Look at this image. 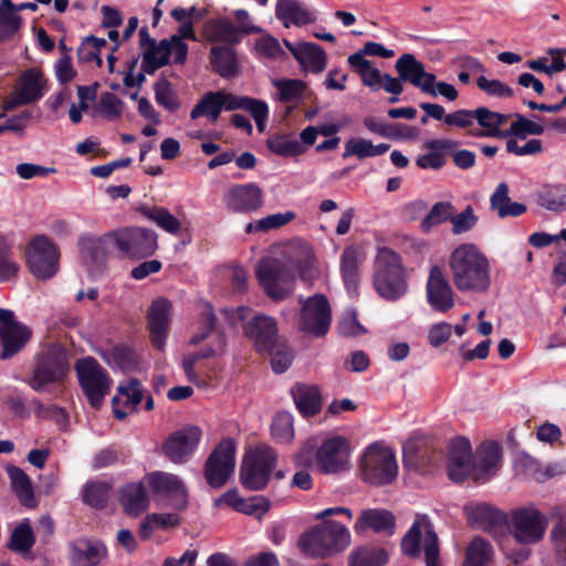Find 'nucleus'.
I'll list each match as a JSON object with an SVG mask.
<instances>
[{
  "label": "nucleus",
  "mask_w": 566,
  "mask_h": 566,
  "mask_svg": "<svg viewBox=\"0 0 566 566\" xmlns=\"http://www.w3.org/2000/svg\"><path fill=\"white\" fill-rule=\"evenodd\" d=\"M359 264L358 250L354 247L346 248L342 254L340 270L347 291L352 295H356L358 291Z\"/></svg>",
  "instance_id": "obj_44"
},
{
  "label": "nucleus",
  "mask_w": 566,
  "mask_h": 566,
  "mask_svg": "<svg viewBox=\"0 0 566 566\" xmlns=\"http://www.w3.org/2000/svg\"><path fill=\"white\" fill-rule=\"evenodd\" d=\"M144 397V390L140 381L136 378H129L117 388V394L113 397V412L116 419L124 420L129 413L134 412Z\"/></svg>",
  "instance_id": "obj_28"
},
{
  "label": "nucleus",
  "mask_w": 566,
  "mask_h": 566,
  "mask_svg": "<svg viewBox=\"0 0 566 566\" xmlns=\"http://www.w3.org/2000/svg\"><path fill=\"white\" fill-rule=\"evenodd\" d=\"M201 430L196 426H186L172 432L163 446L164 454L174 463H185L196 450Z\"/></svg>",
  "instance_id": "obj_18"
},
{
  "label": "nucleus",
  "mask_w": 566,
  "mask_h": 566,
  "mask_svg": "<svg viewBox=\"0 0 566 566\" xmlns=\"http://www.w3.org/2000/svg\"><path fill=\"white\" fill-rule=\"evenodd\" d=\"M464 513L470 524L488 532L495 531L505 523L503 512L485 503L465 505Z\"/></svg>",
  "instance_id": "obj_35"
},
{
  "label": "nucleus",
  "mask_w": 566,
  "mask_h": 566,
  "mask_svg": "<svg viewBox=\"0 0 566 566\" xmlns=\"http://www.w3.org/2000/svg\"><path fill=\"white\" fill-rule=\"evenodd\" d=\"M478 221L479 217L474 213L473 207L468 205L460 213H452L450 220L451 231L454 235L467 233L478 224Z\"/></svg>",
  "instance_id": "obj_59"
},
{
  "label": "nucleus",
  "mask_w": 566,
  "mask_h": 566,
  "mask_svg": "<svg viewBox=\"0 0 566 566\" xmlns=\"http://www.w3.org/2000/svg\"><path fill=\"white\" fill-rule=\"evenodd\" d=\"M74 368L90 405L99 408L112 386V379L107 371L93 357L78 359Z\"/></svg>",
  "instance_id": "obj_10"
},
{
  "label": "nucleus",
  "mask_w": 566,
  "mask_h": 566,
  "mask_svg": "<svg viewBox=\"0 0 566 566\" xmlns=\"http://www.w3.org/2000/svg\"><path fill=\"white\" fill-rule=\"evenodd\" d=\"M491 209L497 212L501 219L506 217H518L526 212V206L520 202L511 201L509 196V186L501 182L495 188L490 198Z\"/></svg>",
  "instance_id": "obj_43"
},
{
  "label": "nucleus",
  "mask_w": 566,
  "mask_h": 566,
  "mask_svg": "<svg viewBox=\"0 0 566 566\" xmlns=\"http://www.w3.org/2000/svg\"><path fill=\"white\" fill-rule=\"evenodd\" d=\"M27 265L38 279L46 280L59 270L56 245L46 235H35L25 248Z\"/></svg>",
  "instance_id": "obj_11"
},
{
  "label": "nucleus",
  "mask_w": 566,
  "mask_h": 566,
  "mask_svg": "<svg viewBox=\"0 0 566 566\" xmlns=\"http://www.w3.org/2000/svg\"><path fill=\"white\" fill-rule=\"evenodd\" d=\"M69 371L66 348L59 344H51L35 356L32 376L28 384L35 391H42L50 385L63 381Z\"/></svg>",
  "instance_id": "obj_5"
},
{
  "label": "nucleus",
  "mask_w": 566,
  "mask_h": 566,
  "mask_svg": "<svg viewBox=\"0 0 566 566\" xmlns=\"http://www.w3.org/2000/svg\"><path fill=\"white\" fill-rule=\"evenodd\" d=\"M296 273L306 282H313L319 274L314 249L304 241H295L290 245L285 262L264 258L255 268L260 285L269 297L276 301L293 292Z\"/></svg>",
  "instance_id": "obj_1"
},
{
  "label": "nucleus",
  "mask_w": 566,
  "mask_h": 566,
  "mask_svg": "<svg viewBox=\"0 0 566 566\" xmlns=\"http://www.w3.org/2000/svg\"><path fill=\"white\" fill-rule=\"evenodd\" d=\"M350 448L343 437L326 439L315 452V465L324 474H337L349 469Z\"/></svg>",
  "instance_id": "obj_14"
},
{
  "label": "nucleus",
  "mask_w": 566,
  "mask_h": 566,
  "mask_svg": "<svg viewBox=\"0 0 566 566\" xmlns=\"http://www.w3.org/2000/svg\"><path fill=\"white\" fill-rule=\"evenodd\" d=\"M170 303L166 298L153 302L148 312V326L153 345L161 350L165 347L166 333L169 325Z\"/></svg>",
  "instance_id": "obj_32"
},
{
  "label": "nucleus",
  "mask_w": 566,
  "mask_h": 566,
  "mask_svg": "<svg viewBox=\"0 0 566 566\" xmlns=\"http://www.w3.org/2000/svg\"><path fill=\"white\" fill-rule=\"evenodd\" d=\"M396 71L399 75L398 80L408 82L415 87L421 90L422 93L436 97L434 80L436 75L428 73L424 65L418 61L413 54L405 53L396 61Z\"/></svg>",
  "instance_id": "obj_19"
},
{
  "label": "nucleus",
  "mask_w": 566,
  "mask_h": 566,
  "mask_svg": "<svg viewBox=\"0 0 566 566\" xmlns=\"http://www.w3.org/2000/svg\"><path fill=\"white\" fill-rule=\"evenodd\" d=\"M275 15L285 28L302 27L316 21V14L298 0H277Z\"/></svg>",
  "instance_id": "obj_34"
},
{
  "label": "nucleus",
  "mask_w": 566,
  "mask_h": 566,
  "mask_svg": "<svg viewBox=\"0 0 566 566\" xmlns=\"http://www.w3.org/2000/svg\"><path fill=\"white\" fill-rule=\"evenodd\" d=\"M300 303L298 331L311 337H324L332 323V308L327 297L315 294L307 298L300 297Z\"/></svg>",
  "instance_id": "obj_9"
},
{
  "label": "nucleus",
  "mask_w": 566,
  "mask_h": 566,
  "mask_svg": "<svg viewBox=\"0 0 566 566\" xmlns=\"http://www.w3.org/2000/svg\"><path fill=\"white\" fill-rule=\"evenodd\" d=\"M243 331L260 353L273 350L279 342L276 321L264 314L254 315L247 322Z\"/></svg>",
  "instance_id": "obj_23"
},
{
  "label": "nucleus",
  "mask_w": 566,
  "mask_h": 566,
  "mask_svg": "<svg viewBox=\"0 0 566 566\" xmlns=\"http://www.w3.org/2000/svg\"><path fill=\"white\" fill-rule=\"evenodd\" d=\"M144 214L147 219L151 220L170 234L176 235L180 232L181 222L166 208L155 207L147 209L145 210Z\"/></svg>",
  "instance_id": "obj_55"
},
{
  "label": "nucleus",
  "mask_w": 566,
  "mask_h": 566,
  "mask_svg": "<svg viewBox=\"0 0 566 566\" xmlns=\"http://www.w3.org/2000/svg\"><path fill=\"white\" fill-rule=\"evenodd\" d=\"M296 408L305 417L317 415L322 409V397L316 386L296 384L291 388Z\"/></svg>",
  "instance_id": "obj_38"
},
{
  "label": "nucleus",
  "mask_w": 566,
  "mask_h": 566,
  "mask_svg": "<svg viewBox=\"0 0 566 566\" xmlns=\"http://www.w3.org/2000/svg\"><path fill=\"white\" fill-rule=\"evenodd\" d=\"M277 454L269 446L262 444L249 450L240 468L241 484L249 491L263 490L276 467Z\"/></svg>",
  "instance_id": "obj_6"
},
{
  "label": "nucleus",
  "mask_w": 566,
  "mask_h": 566,
  "mask_svg": "<svg viewBox=\"0 0 566 566\" xmlns=\"http://www.w3.org/2000/svg\"><path fill=\"white\" fill-rule=\"evenodd\" d=\"M203 35L209 42L235 44L240 42V30L228 19H211L205 23Z\"/></svg>",
  "instance_id": "obj_41"
},
{
  "label": "nucleus",
  "mask_w": 566,
  "mask_h": 566,
  "mask_svg": "<svg viewBox=\"0 0 566 566\" xmlns=\"http://www.w3.org/2000/svg\"><path fill=\"white\" fill-rule=\"evenodd\" d=\"M536 205L554 213L566 212V184H543L533 195Z\"/></svg>",
  "instance_id": "obj_36"
},
{
  "label": "nucleus",
  "mask_w": 566,
  "mask_h": 566,
  "mask_svg": "<svg viewBox=\"0 0 566 566\" xmlns=\"http://www.w3.org/2000/svg\"><path fill=\"white\" fill-rule=\"evenodd\" d=\"M359 76L363 84L374 91H378L382 87L388 93L399 95L403 90V86L398 78L392 77L389 74H381L378 69L373 67L371 65Z\"/></svg>",
  "instance_id": "obj_47"
},
{
  "label": "nucleus",
  "mask_w": 566,
  "mask_h": 566,
  "mask_svg": "<svg viewBox=\"0 0 566 566\" xmlns=\"http://www.w3.org/2000/svg\"><path fill=\"white\" fill-rule=\"evenodd\" d=\"M268 148L275 155L283 157L297 156L304 153L305 148L295 138L289 136H275L266 142Z\"/></svg>",
  "instance_id": "obj_56"
},
{
  "label": "nucleus",
  "mask_w": 566,
  "mask_h": 566,
  "mask_svg": "<svg viewBox=\"0 0 566 566\" xmlns=\"http://www.w3.org/2000/svg\"><path fill=\"white\" fill-rule=\"evenodd\" d=\"M548 521V513L534 504L520 507L512 514L513 536L520 544H536L544 538Z\"/></svg>",
  "instance_id": "obj_12"
},
{
  "label": "nucleus",
  "mask_w": 566,
  "mask_h": 566,
  "mask_svg": "<svg viewBox=\"0 0 566 566\" xmlns=\"http://www.w3.org/2000/svg\"><path fill=\"white\" fill-rule=\"evenodd\" d=\"M384 549H369L366 547L352 552L349 566H382L387 562Z\"/></svg>",
  "instance_id": "obj_57"
},
{
  "label": "nucleus",
  "mask_w": 566,
  "mask_h": 566,
  "mask_svg": "<svg viewBox=\"0 0 566 566\" xmlns=\"http://www.w3.org/2000/svg\"><path fill=\"white\" fill-rule=\"evenodd\" d=\"M448 265L458 291L484 293L490 289V261L476 244H459L450 253Z\"/></svg>",
  "instance_id": "obj_2"
},
{
  "label": "nucleus",
  "mask_w": 566,
  "mask_h": 566,
  "mask_svg": "<svg viewBox=\"0 0 566 566\" xmlns=\"http://www.w3.org/2000/svg\"><path fill=\"white\" fill-rule=\"evenodd\" d=\"M226 208L232 212L251 213L263 207V190L254 182L235 184L223 195Z\"/></svg>",
  "instance_id": "obj_17"
},
{
  "label": "nucleus",
  "mask_w": 566,
  "mask_h": 566,
  "mask_svg": "<svg viewBox=\"0 0 566 566\" xmlns=\"http://www.w3.org/2000/svg\"><path fill=\"white\" fill-rule=\"evenodd\" d=\"M240 104L242 106H239V109L249 112L256 124L258 130L261 133L264 132L269 117L268 104L262 99L249 96H242Z\"/></svg>",
  "instance_id": "obj_58"
},
{
  "label": "nucleus",
  "mask_w": 566,
  "mask_h": 566,
  "mask_svg": "<svg viewBox=\"0 0 566 566\" xmlns=\"http://www.w3.org/2000/svg\"><path fill=\"white\" fill-rule=\"evenodd\" d=\"M294 218L295 213L292 211L270 214L260 220L248 223L245 226V233L250 234L254 232H266L273 229H277L287 224Z\"/></svg>",
  "instance_id": "obj_53"
},
{
  "label": "nucleus",
  "mask_w": 566,
  "mask_h": 566,
  "mask_svg": "<svg viewBox=\"0 0 566 566\" xmlns=\"http://www.w3.org/2000/svg\"><path fill=\"white\" fill-rule=\"evenodd\" d=\"M548 518L552 523L549 541L555 552L559 566H566V506L555 504L548 510Z\"/></svg>",
  "instance_id": "obj_31"
},
{
  "label": "nucleus",
  "mask_w": 566,
  "mask_h": 566,
  "mask_svg": "<svg viewBox=\"0 0 566 566\" xmlns=\"http://www.w3.org/2000/svg\"><path fill=\"white\" fill-rule=\"evenodd\" d=\"M117 249L129 258H146L157 249V234L145 228H132L114 234Z\"/></svg>",
  "instance_id": "obj_16"
},
{
  "label": "nucleus",
  "mask_w": 566,
  "mask_h": 566,
  "mask_svg": "<svg viewBox=\"0 0 566 566\" xmlns=\"http://www.w3.org/2000/svg\"><path fill=\"white\" fill-rule=\"evenodd\" d=\"M210 62L216 72L223 78H231L238 74L237 53L231 45L212 46Z\"/></svg>",
  "instance_id": "obj_42"
},
{
  "label": "nucleus",
  "mask_w": 566,
  "mask_h": 566,
  "mask_svg": "<svg viewBox=\"0 0 566 566\" xmlns=\"http://www.w3.org/2000/svg\"><path fill=\"white\" fill-rule=\"evenodd\" d=\"M119 502L124 512L137 516L148 509L149 499L142 483H130L120 490Z\"/></svg>",
  "instance_id": "obj_39"
},
{
  "label": "nucleus",
  "mask_w": 566,
  "mask_h": 566,
  "mask_svg": "<svg viewBox=\"0 0 566 566\" xmlns=\"http://www.w3.org/2000/svg\"><path fill=\"white\" fill-rule=\"evenodd\" d=\"M283 42L303 72L319 74L326 69L327 54L318 44L313 42L291 43L287 40Z\"/></svg>",
  "instance_id": "obj_26"
},
{
  "label": "nucleus",
  "mask_w": 566,
  "mask_h": 566,
  "mask_svg": "<svg viewBox=\"0 0 566 566\" xmlns=\"http://www.w3.org/2000/svg\"><path fill=\"white\" fill-rule=\"evenodd\" d=\"M448 475L453 482H462L469 476L474 480L472 448L470 441L463 437L455 438L450 443Z\"/></svg>",
  "instance_id": "obj_20"
},
{
  "label": "nucleus",
  "mask_w": 566,
  "mask_h": 566,
  "mask_svg": "<svg viewBox=\"0 0 566 566\" xmlns=\"http://www.w3.org/2000/svg\"><path fill=\"white\" fill-rule=\"evenodd\" d=\"M454 212L455 208L450 201L436 202L421 221L422 231L429 232L433 227L450 221Z\"/></svg>",
  "instance_id": "obj_52"
},
{
  "label": "nucleus",
  "mask_w": 566,
  "mask_h": 566,
  "mask_svg": "<svg viewBox=\"0 0 566 566\" xmlns=\"http://www.w3.org/2000/svg\"><path fill=\"white\" fill-rule=\"evenodd\" d=\"M427 300L430 306L440 313H447L454 306V292L442 269L431 266L427 281Z\"/></svg>",
  "instance_id": "obj_22"
},
{
  "label": "nucleus",
  "mask_w": 566,
  "mask_h": 566,
  "mask_svg": "<svg viewBox=\"0 0 566 566\" xmlns=\"http://www.w3.org/2000/svg\"><path fill=\"white\" fill-rule=\"evenodd\" d=\"M516 120L511 124L510 130L506 135H514L520 138H525L527 135H542L544 133V126L537 124L526 117L515 114Z\"/></svg>",
  "instance_id": "obj_63"
},
{
  "label": "nucleus",
  "mask_w": 566,
  "mask_h": 566,
  "mask_svg": "<svg viewBox=\"0 0 566 566\" xmlns=\"http://www.w3.org/2000/svg\"><path fill=\"white\" fill-rule=\"evenodd\" d=\"M493 554L492 545L482 537L475 536L465 549L462 566H489Z\"/></svg>",
  "instance_id": "obj_48"
},
{
  "label": "nucleus",
  "mask_w": 566,
  "mask_h": 566,
  "mask_svg": "<svg viewBox=\"0 0 566 566\" xmlns=\"http://www.w3.org/2000/svg\"><path fill=\"white\" fill-rule=\"evenodd\" d=\"M224 347H226L224 337L221 334H218L214 337L213 344H211L207 348L201 349L195 354H190V355L186 356L182 361V367L187 375L188 380L191 382L198 381V376L195 371V366L198 360L218 356L224 352Z\"/></svg>",
  "instance_id": "obj_46"
},
{
  "label": "nucleus",
  "mask_w": 566,
  "mask_h": 566,
  "mask_svg": "<svg viewBox=\"0 0 566 566\" xmlns=\"http://www.w3.org/2000/svg\"><path fill=\"white\" fill-rule=\"evenodd\" d=\"M32 336V331L15 319L10 310L0 308L1 358L9 359L24 348Z\"/></svg>",
  "instance_id": "obj_15"
},
{
  "label": "nucleus",
  "mask_w": 566,
  "mask_h": 566,
  "mask_svg": "<svg viewBox=\"0 0 566 566\" xmlns=\"http://www.w3.org/2000/svg\"><path fill=\"white\" fill-rule=\"evenodd\" d=\"M7 473L10 478L12 490L19 497L20 502L27 507H34L36 501L34 499L33 488L28 474L15 465H9Z\"/></svg>",
  "instance_id": "obj_45"
},
{
  "label": "nucleus",
  "mask_w": 566,
  "mask_h": 566,
  "mask_svg": "<svg viewBox=\"0 0 566 566\" xmlns=\"http://www.w3.org/2000/svg\"><path fill=\"white\" fill-rule=\"evenodd\" d=\"M396 518L394 514L385 509H367L360 513V516L354 525L356 533H363L371 530L375 533H385L391 535L395 531Z\"/></svg>",
  "instance_id": "obj_33"
},
{
  "label": "nucleus",
  "mask_w": 566,
  "mask_h": 566,
  "mask_svg": "<svg viewBox=\"0 0 566 566\" xmlns=\"http://www.w3.org/2000/svg\"><path fill=\"white\" fill-rule=\"evenodd\" d=\"M235 467V443L227 438L220 441L205 464V478L211 488L223 486Z\"/></svg>",
  "instance_id": "obj_13"
},
{
  "label": "nucleus",
  "mask_w": 566,
  "mask_h": 566,
  "mask_svg": "<svg viewBox=\"0 0 566 566\" xmlns=\"http://www.w3.org/2000/svg\"><path fill=\"white\" fill-rule=\"evenodd\" d=\"M361 479L375 486L392 483L398 474V464L395 453L378 444L369 446L360 461Z\"/></svg>",
  "instance_id": "obj_7"
},
{
  "label": "nucleus",
  "mask_w": 566,
  "mask_h": 566,
  "mask_svg": "<svg viewBox=\"0 0 566 566\" xmlns=\"http://www.w3.org/2000/svg\"><path fill=\"white\" fill-rule=\"evenodd\" d=\"M272 436L279 442H290L294 437L293 418L287 412H280L272 422Z\"/></svg>",
  "instance_id": "obj_61"
},
{
  "label": "nucleus",
  "mask_w": 566,
  "mask_h": 566,
  "mask_svg": "<svg viewBox=\"0 0 566 566\" xmlns=\"http://www.w3.org/2000/svg\"><path fill=\"white\" fill-rule=\"evenodd\" d=\"M401 549L411 558L420 557L421 551H423L427 566H441L438 536L426 516H421L412 523L401 541Z\"/></svg>",
  "instance_id": "obj_8"
},
{
  "label": "nucleus",
  "mask_w": 566,
  "mask_h": 566,
  "mask_svg": "<svg viewBox=\"0 0 566 566\" xmlns=\"http://www.w3.org/2000/svg\"><path fill=\"white\" fill-rule=\"evenodd\" d=\"M154 91H155V98L156 102L165 107L166 109L174 112L179 108L180 104L176 97V94L171 90L170 82L165 78L160 77L155 84H154Z\"/></svg>",
  "instance_id": "obj_60"
},
{
  "label": "nucleus",
  "mask_w": 566,
  "mask_h": 566,
  "mask_svg": "<svg viewBox=\"0 0 566 566\" xmlns=\"http://www.w3.org/2000/svg\"><path fill=\"white\" fill-rule=\"evenodd\" d=\"M500 461V446L494 441L482 443L476 449L475 454H473L474 481L484 482L494 475L499 469Z\"/></svg>",
  "instance_id": "obj_30"
},
{
  "label": "nucleus",
  "mask_w": 566,
  "mask_h": 566,
  "mask_svg": "<svg viewBox=\"0 0 566 566\" xmlns=\"http://www.w3.org/2000/svg\"><path fill=\"white\" fill-rule=\"evenodd\" d=\"M139 45L142 49V70L153 75L158 69L169 63L170 50L167 39L157 42L153 39L146 27L139 30Z\"/></svg>",
  "instance_id": "obj_24"
},
{
  "label": "nucleus",
  "mask_w": 566,
  "mask_h": 566,
  "mask_svg": "<svg viewBox=\"0 0 566 566\" xmlns=\"http://www.w3.org/2000/svg\"><path fill=\"white\" fill-rule=\"evenodd\" d=\"M510 115L493 112L488 107L481 106L474 109V119L480 128L471 130V135L475 137H502L506 133L501 132V126L504 125Z\"/></svg>",
  "instance_id": "obj_37"
},
{
  "label": "nucleus",
  "mask_w": 566,
  "mask_h": 566,
  "mask_svg": "<svg viewBox=\"0 0 566 566\" xmlns=\"http://www.w3.org/2000/svg\"><path fill=\"white\" fill-rule=\"evenodd\" d=\"M20 265L14 260L11 244L0 237V282H7L17 277Z\"/></svg>",
  "instance_id": "obj_54"
},
{
  "label": "nucleus",
  "mask_w": 566,
  "mask_h": 566,
  "mask_svg": "<svg viewBox=\"0 0 566 566\" xmlns=\"http://www.w3.org/2000/svg\"><path fill=\"white\" fill-rule=\"evenodd\" d=\"M111 490L112 486L107 482H87L83 489V501L92 507L103 509L107 504Z\"/></svg>",
  "instance_id": "obj_51"
},
{
  "label": "nucleus",
  "mask_w": 566,
  "mask_h": 566,
  "mask_svg": "<svg viewBox=\"0 0 566 566\" xmlns=\"http://www.w3.org/2000/svg\"><path fill=\"white\" fill-rule=\"evenodd\" d=\"M34 543L35 537L30 522L24 520L12 531L7 547L13 553L27 556L30 554Z\"/></svg>",
  "instance_id": "obj_49"
},
{
  "label": "nucleus",
  "mask_w": 566,
  "mask_h": 566,
  "mask_svg": "<svg viewBox=\"0 0 566 566\" xmlns=\"http://www.w3.org/2000/svg\"><path fill=\"white\" fill-rule=\"evenodd\" d=\"M272 85L276 90L274 99L292 105L287 107L286 115L290 114L294 106L303 99L307 88V84L304 81L296 78L273 80Z\"/></svg>",
  "instance_id": "obj_40"
},
{
  "label": "nucleus",
  "mask_w": 566,
  "mask_h": 566,
  "mask_svg": "<svg viewBox=\"0 0 566 566\" xmlns=\"http://www.w3.org/2000/svg\"><path fill=\"white\" fill-rule=\"evenodd\" d=\"M350 544L348 528L325 520L303 534L298 541L302 552L313 558H328L345 551Z\"/></svg>",
  "instance_id": "obj_3"
},
{
  "label": "nucleus",
  "mask_w": 566,
  "mask_h": 566,
  "mask_svg": "<svg viewBox=\"0 0 566 566\" xmlns=\"http://www.w3.org/2000/svg\"><path fill=\"white\" fill-rule=\"evenodd\" d=\"M242 96L227 93L224 91H216L206 93L201 99L191 109L190 117L197 119L207 116L211 123H216L222 112L237 111Z\"/></svg>",
  "instance_id": "obj_21"
},
{
  "label": "nucleus",
  "mask_w": 566,
  "mask_h": 566,
  "mask_svg": "<svg viewBox=\"0 0 566 566\" xmlns=\"http://www.w3.org/2000/svg\"><path fill=\"white\" fill-rule=\"evenodd\" d=\"M107 556L104 544L87 538H78L70 544L71 566H98Z\"/></svg>",
  "instance_id": "obj_29"
},
{
  "label": "nucleus",
  "mask_w": 566,
  "mask_h": 566,
  "mask_svg": "<svg viewBox=\"0 0 566 566\" xmlns=\"http://www.w3.org/2000/svg\"><path fill=\"white\" fill-rule=\"evenodd\" d=\"M374 286L385 300L396 301L408 291L400 256L388 248L379 249L375 260Z\"/></svg>",
  "instance_id": "obj_4"
},
{
  "label": "nucleus",
  "mask_w": 566,
  "mask_h": 566,
  "mask_svg": "<svg viewBox=\"0 0 566 566\" xmlns=\"http://www.w3.org/2000/svg\"><path fill=\"white\" fill-rule=\"evenodd\" d=\"M149 485L154 493L161 494L170 501L176 510L188 505V492L184 482L175 474L154 472L148 475Z\"/></svg>",
  "instance_id": "obj_25"
},
{
  "label": "nucleus",
  "mask_w": 566,
  "mask_h": 566,
  "mask_svg": "<svg viewBox=\"0 0 566 566\" xmlns=\"http://www.w3.org/2000/svg\"><path fill=\"white\" fill-rule=\"evenodd\" d=\"M269 353L272 354L271 365L274 373L282 374L287 370L293 360V353L285 344L277 342L274 349Z\"/></svg>",
  "instance_id": "obj_64"
},
{
  "label": "nucleus",
  "mask_w": 566,
  "mask_h": 566,
  "mask_svg": "<svg viewBox=\"0 0 566 566\" xmlns=\"http://www.w3.org/2000/svg\"><path fill=\"white\" fill-rule=\"evenodd\" d=\"M21 24L22 18L14 10H0V42L12 38Z\"/></svg>",
  "instance_id": "obj_62"
},
{
  "label": "nucleus",
  "mask_w": 566,
  "mask_h": 566,
  "mask_svg": "<svg viewBox=\"0 0 566 566\" xmlns=\"http://www.w3.org/2000/svg\"><path fill=\"white\" fill-rule=\"evenodd\" d=\"M44 87L45 80L42 72L34 67L27 70L21 75L17 95L4 103V111L39 101L43 96Z\"/></svg>",
  "instance_id": "obj_27"
},
{
  "label": "nucleus",
  "mask_w": 566,
  "mask_h": 566,
  "mask_svg": "<svg viewBox=\"0 0 566 566\" xmlns=\"http://www.w3.org/2000/svg\"><path fill=\"white\" fill-rule=\"evenodd\" d=\"M388 144L373 145L370 140L363 138H350L345 143L343 158L357 156L359 159L376 157L388 151Z\"/></svg>",
  "instance_id": "obj_50"
}]
</instances>
